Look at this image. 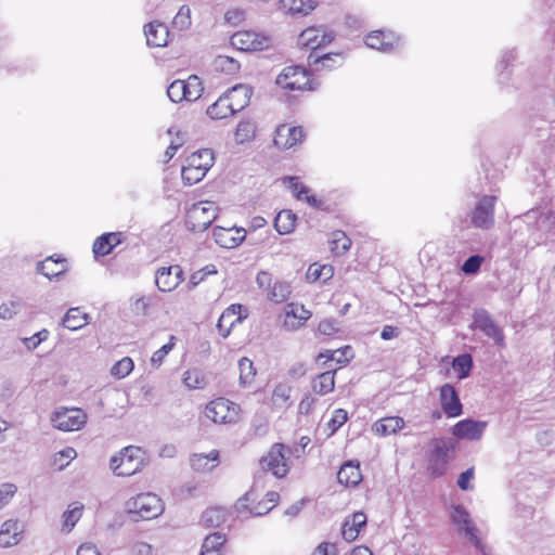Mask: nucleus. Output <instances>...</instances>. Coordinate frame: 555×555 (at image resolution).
Masks as SVG:
<instances>
[{
	"label": "nucleus",
	"mask_w": 555,
	"mask_h": 555,
	"mask_svg": "<svg viewBox=\"0 0 555 555\" xmlns=\"http://www.w3.org/2000/svg\"><path fill=\"white\" fill-rule=\"evenodd\" d=\"M284 444L275 443L271 447L267 455L262 456L259 465L263 472H271L276 478H282L287 473Z\"/></svg>",
	"instance_id": "nucleus-9"
},
{
	"label": "nucleus",
	"mask_w": 555,
	"mask_h": 555,
	"mask_svg": "<svg viewBox=\"0 0 555 555\" xmlns=\"http://www.w3.org/2000/svg\"><path fill=\"white\" fill-rule=\"evenodd\" d=\"M206 113L211 119H223L235 114L233 106L223 96H220L214 104L208 106Z\"/></svg>",
	"instance_id": "nucleus-34"
},
{
	"label": "nucleus",
	"mask_w": 555,
	"mask_h": 555,
	"mask_svg": "<svg viewBox=\"0 0 555 555\" xmlns=\"http://www.w3.org/2000/svg\"><path fill=\"white\" fill-rule=\"evenodd\" d=\"M451 519L459 527V530L463 531L476 547H479L480 540L477 537V528L465 507L462 505L454 506Z\"/></svg>",
	"instance_id": "nucleus-13"
},
{
	"label": "nucleus",
	"mask_w": 555,
	"mask_h": 555,
	"mask_svg": "<svg viewBox=\"0 0 555 555\" xmlns=\"http://www.w3.org/2000/svg\"><path fill=\"white\" fill-rule=\"evenodd\" d=\"M456 442L452 438H436L430 442L428 472L434 477L446 473L448 463L453 459Z\"/></svg>",
	"instance_id": "nucleus-2"
},
{
	"label": "nucleus",
	"mask_w": 555,
	"mask_h": 555,
	"mask_svg": "<svg viewBox=\"0 0 555 555\" xmlns=\"http://www.w3.org/2000/svg\"><path fill=\"white\" fill-rule=\"evenodd\" d=\"M292 387L287 384L280 383L275 386L271 401L272 404L280 410H285L292 405L291 401Z\"/></svg>",
	"instance_id": "nucleus-33"
},
{
	"label": "nucleus",
	"mask_w": 555,
	"mask_h": 555,
	"mask_svg": "<svg viewBox=\"0 0 555 555\" xmlns=\"http://www.w3.org/2000/svg\"><path fill=\"white\" fill-rule=\"evenodd\" d=\"M37 271L49 280L57 278L65 272L64 260L48 257L38 263Z\"/></svg>",
	"instance_id": "nucleus-30"
},
{
	"label": "nucleus",
	"mask_w": 555,
	"mask_h": 555,
	"mask_svg": "<svg viewBox=\"0 0 555 555\" xmlns=\"http://www.w3.org/2000/svg\"><path fill=\"white\" fill-rule=\"evenodd\" d=\"M202 520L207 527H219L225 520V513L220 507H211L204 512Z\"/></svg>",
	"instance_id": "nucleus-44"
},
{
	"label": "nucleus",
	"mask_w": 555,
	"mask_h": 555,
	"mask_svg": "<svg viewBox=\"0 0 555 555\" xmlns=\"http://www.w3.org/2000/svg\"><path fill=\"white\" fill-rule=\"evenodd\" d=\"M77 453L73 448H65L64 450L57 452L54 457L55 463H60V469H63L65 466L69 464L72 460L76 457Z\"/></svg>",
	"instance_id": "nucleus-60"
},
{
	"label": "nucleus",
	"mask_w": 555,
	"mask_h": 555,
	"mask_svg": "<svg viewBox=\"0 0 555 555\" xmlns=\"http://www.w3.org/2000/svg\"><path fill=\"white\" fill-rule=\"evenodd\" d=\"M483 258L479 255L469 256L462 264V271L465 274H475L479 271Z\"/></svg>",
	"instance_id": "nucleus-55"
},
{
	"label": "nucleus",
	"mask_w": 555,
	"mask_h": 555,
	"mask_svg": "<svg viewBox=\"0 0 555 555\" xmlns=\"http://www.w3.org/2000/svg\"><path fill=\"white\" fill-rule=\"evenodd\" d=\"M49 337V331L43 328L30 337L23 338V344L28 350H35L42 341Z\"/></svg>",
	"instance_id": "nucleus-52"
},
{
	"label": "nucleus",
	"mask_w": 555,
	"mask_h": 555,
	"mask_svg": "<svg viewBox=\"0 0 555 555\" xmlns=\"http://www.w3.org/2000/svg\"><path fill=\"white\" fill-rule=\"evenodd\" d=\"M331 250L336 256L346 254L351 247V240L343 231H335L332 233L330 241Z\"/></svg>",
	"instance_id": "nucleus-37"
},
{
	"label": "nucleus",
	"mask_w": 555,
	"mask_h": 555,
	"mask_svg": "<svg viewBox=\"0 0 555 555\" xmlns=\"http://www.w3.org/2000/svg\"><path fill=\"white\" fill-rule=\"evenodd\" d=\"M184 280V273L180 266L158 268L155 272V284L160 292L176 289Z\"/></svg>",
	"instance_id": "nucleus-11"
},
{
	"label": "nucleus",
	"mask_w": 555,
	"mask_h": 555,
	"mask_svg": "<svg viewBox=\"0 0 555 555\" xmlns=\"http://www.w3.org/2000/svg\"><path fill=\"white\" fill-rule=\"evenodd\" d=\"M311 318V311L302 305L288 304L286 306L283 326L287 331H295L301 327Z\"/></svg>",
	"instance_id": "nucleus-20"
},
{
	"label": "nucleus",
	"mask_w": 555,
	"mask_h": 555,
	"mask_svg": "<svg viewBox=\"0 0 555 555\" xmlns=\"http://www.w3.org/2000/svg\"><path fill=\"white\" fill-rule=\"evenodd\" d=\"M240 406L224 398H218L206 405L205 414L214 423L232 424L238 421Z\"/></svg>",
	"instance_id": "nucleus-5"
},
{
	"label": "nucleus",
	"mask_w": 555,
	"mask_h": 555,
	"mask_svg": "<svg viewBox=\"0 0 555 555\" xmlns=\"http://www.w3.org/2000/svg\"><path fill=\"white\" fill-rule=\"evenodd\" d=\"M496 197L486 195L477 203L473 214L472 223L481 229H489L494 223V204Z\"/></svg>",
	"instance_id": "nucleus-12"
},
{
	"label": "nucleus",
	"mask_w": 555,
	"mask_h": 555,
	"mask_svg": "<svg viewBox=\"0 0 555 555\" xmlns=\"http://www.w3.org/2000/svg\"><path fill=\"white\" fill-rule=\"evenodd\" d=\"M333 276V268L331 266H319L313 263L309 266L306 279L309 283L323 280L324 282Z\"/></svg>",
	"instance_id": "nucleus-40"
},
{
	"label": "nucleus",
	"mask_w": 555,
	"mask_h": 555,
	"mask_svg": "<svg viewBox=\"0 0 555 555\" xmlns=\"http://www.w3.org/2000/svg\"><path fill=\"white\" fill-rule=\"evenodd\" d=\"M175 337H170V341L168 344H165L162 348H159L157 351H155L151 358V363L153 366L158 367L164 358L172 350L175 343Z\"/></svg>",
	"instance_id": "nucleus-56"
},
{
	"label": "nucleus",
	"mask_w": 555,
	"mask_h": 555,
	"mask_svg": "<svg viewBox=\"0 0 555 555\" xmlns=\"http://www.w3.org/2000/svg\"><path fill=\"white\" fill-rule=\"evenodd\" d=\"M285 181H287L288 188L297 199H302L304 194L309 193V189L306 185L299 183L297 177H287L285 178Z\"/></svg>",
	"instance_id": "nucleus-59"
},
{
	"label": "nucleus",
	"mask_w": 555,
	"mask_h": 555,
	"mask_svg": "<svg viewBox=\"0 0 555 555\" xmlns=\"http://www.w3.org/2000/svg\"><path fill=\"white\" fill-rule=\"evenodd\" d=\"M315 8L314 0H280V9L292 15H307Z\"/></svg>",
	"instance_id": "nucleus-28"
},
{
	"label": "nucleus",
	"mask_w": 555,
	"mask_h": 555,
	"mask_svg": "<svg viewBox=\"0 0 555 555\" xmlns=\"http://www.w3.org/2000/svg\"><path fill=\"white\" fill-rule=\"evenodd\" d=\"M335 371H326L319 374L311 383L312 390L321 396L327 395L335 387Z\"/></svg>",
	"instance_id": "nucleus-31"
},
{
	"label": "nucleus",
	"mask_w": 555,
	"mask_h": 555,
	"mask_svg": "<svg viewBox=\"0 0 555 555\" xmlns=\"http://www.w3.org/2000/svg\"><path fill=\"white\" fill-rule=\"evenodd\" d=\"M219 453L216 450L210 451L208 454H193L190 463L194 470L210 472L216 467Z\"/></svg>",
	"instance_id": "nucleus-29"
},
{
	"label": "nucleus",
	"mask_w": 555,
	"mask_h": 555,
	"mask_svg": "<svg viewBox=\"0 0 555 555\" xmlns=\"http://www.w3.org/2000/svg\"><path fill=\"white\" fill-rule=\"evenodd\" d=\"M146 43L150 47H164L167 44L168 29L162 23H150L144 28Z\"/></svg>",
	"instance_id": "nucleus-24"
},
{
	"label": "nucleus",
	"mask_w": 555,
	"mask_h": 555,
	"mask_svg": "<svg viewBox=\"0 0 555 555\" xmlns=\"http://www.w3.org/2000/svg\"><path fill=\"white\" fill-rule=\"evenodd\" d=\"M24 526L17 519L5 520L0 528V547L8 548L18 544L23 538Z\"/></svg>",
	"instance_id": "nucleus-19"
},
{
	"label": "nucleus",
	"mask_w": 555,
	"mask_h": 555,
	"mask_svg": "<svg viewBox=\"0 0 555 555\" xmlns=\"http://www.w3.org/2000/svg\"><path fill=\"white\" fill-rule=\"evenodd\" d=\"M487 427V422L465 418L452 427V434L459 439L479 440Z\"/></svg>",
	"instance_id": "nucleus-14"
},
{
	"label": "nucleus",
	"mask_w": 555,
	"mask_h": 555,
	"mask_svg": "<svg viewBox=\"0 0 555 555\" xmlns=\"http://www.w3.org/2000/svg\"><path fill=\"white\" fill-rule=\"evenodd\" d=\"M90 315L80 308H70L62 319V325L69 331H77L89 324Z\"/></svg>",
	"instance_id": "nucleus-26"
},
{
	"label": "nucleus",
	"mask_w": 555,
	"mask_h": 555,
	"mask_svg": "<svg viewBox=\"0 0 555 555\" xmlns=\"http://www.w3.org/2000/svg\"><path fill=\"white\" fill-rule=\"evenodd\" d=\"M348 420V413L344 409H336L333 412V416L327 423V426L331 428L332 434H334L339 427H341Z\"/></svg>",
	"instance_id": "nucleus-54"
},
{
	"label": "nucleus",
	"mask_w": 555,
	"mask_h": 555,
	"mask_svg": "<svg viewBox=\"0 0 555 555\" xmlns=\"http://www.w3.org/2000/svg\"><path fill=\"white\" fill-rule=\"evenodd\" d=\"M126 508L129 514L138 517L135 520H149L159 516L163 511L162 500L154 493H140L126 502Z\"/></svg>",
	"instance_id": "nucleus-3"
},
{
	"label": "nucleus",
	"mask_w": 555,
	"mask_h": 555,
	"mask_svg": "<svg viewBox=\"0 0 555 555\" xmlns=\"http://www.w3.org/2000/svg\"><path fill=\"white\" fill-rule=\"evenodd\" d=\"M16 492L17 487L14 483L4 482L0 485V509L11 502Z\"/></svg>",
	"instance_id": "nucleus-50"
},
{
	"label": "nucleus",
	"mask_w": 555,
	"mask_h": 555,
	"mask_svg": "<svg viewBox=\"0 0 555 555\" xmlns=\"http://www.w3.org/2000/svg\"><path fill=\"white\" fill-rule=\"evenodd\" d=\"M122 242L121 232H109L99 236L93 243V254L95 257L111 254L113 248Z\"/></svg>",
	"instance_id": "nucleus-22"
},
{
	"label": "nucleus",
	"mask_w": 555,
	"mask_h": 555,
	"mask_svg": "<svg viewBox=\"0 0 555 555\" xmlns=\"http://www.w3.org/2000/svg\"><path fill=\"white\" fill-rule=\"evenodd\" d=\"M253 89L247 85H236L230 89L223 98L230 102L233 106V111L236 113L244 109L250 101Z\"/></svg>",
	"instance_id": "nucleus-21"
},
{
	"label": "nucleus",
	"mask_w": 555,
	"mask_h": 555,
	"mask_svg": "<svg viewBox=\"0 0 555 555\" xmlns=\"http://www.w3.org/2000/svg\"><path fill=\"white\" fill-rule=\"evenodd\" d=\"M255 132L254 125L249 121H242L237 125L235 139L237 142L243 143L249 140Z\"/></svg>",
	"instance_id": "nucleus-51"
},
{
	"label": "nucleus",
	"mask_w": 555,
	"mask_h": 555,
	"mask_svg": "<svg viewBox=\"0 0 555 555\" xmlns=\"http://www.w3.org/2000/svg\"><path fill=\"white\" fill-rule=\"evenodd\" d=\"M231 43L242 51H257L268 47V39L251 31H238L232 36Z\"/></svg>",
	"instance_id": "nucleus-17"
},
{
	"label": "nucleus",
	"mask_w": 555,
	"mask_h": 555,
	"mask_svg": "<svg viewBox=\"0 0 555 555\" xmlns=\"http://www.w3.org/2000/svg\"><path fill=\"white\" fill-rule=\"evenodd\" d=\"M183 382L189 388L195 389L202 387V379L197 371H186L184 373Z\"/></svg>",
	"instance_id": "nucleus-63"
},
{
	"label": "nucleus",
	"mask_w": 555,
	"mask_h": 555,
	"mask_svg": "<svg viewBox=\"0 0 555 555\" xmlns=\"http://www.w3.org/2000/svg\"><path fill=\"white\" fill-rule=\"evenodd\" d=\"M296 219L292 210H282L274 219V228L280 234H288L294 230Z\"/></svg>",
	"instance_id": "nucleus-35"
},
{
	"label": "nucleus",
	"mask_w": 555,
	"mask_h": 555,
	"mask_svg": "<svg viewBox=\"0 0 555 555\" xmlns=\"http://www.w3.org/2000/svg\"><path fill=\"white\" fill-rule=\"evenodd\" d=\"M440 404L448 417H457L463 413L459 393L451 384L440 387Z\"/></svg>",
	"instance_id": "nucleus-15"
},
{
	"label": "nucleus",
	"mask_w": 555,
	"mask_h": 555,
	"mask_svg": "<svg viewBox=\"0 0 555 555\" xmlns=\"http://www.w3.org/2000/svg\"><path fill=\"white\" fill-rule=\"evenodd\" d=\"M404 420L400 416H387L376 421L372 430L380 437L396 434L398 430L403 428Z\"/></svg>",
	"instance_id": "nucleus-25"
},
{
	"label": "nucleus",
	"mask_w": 555,
	"mask_h": 555,
	"mask_svg": "<svg viewBox=\"0 0 555 555\" xmlns=\"http://www.w3.org/2000/svg\"><path fill=\"white\" fill-rule=\"evenodd\" d=\"M70 508L63 513L64 524L63 530L69 532L82 515L83 505L80 503H73L69 505Z\"/></svg>",
	"instance_id": "nucleus-39"
},
{
	"label": "nucleus",
	"mask_w": 555,
	"mask_h": 555,
	"mask_svg": "<svg viewBox=\"0 0 555 555\" xmlns=\"http://www.w3.org/2000/svg\"><path fill=\"white\" fill-rule=\"evenodd\" d=\"M173 24L180 29H186L191 25V9L182 5L173 18Z\"/></svg>",
	"instance_id": "nucleus-53"
},
{
	"label": "nucleus",
	"mask_w": 555,
	"mask_h": 555,
	"mask_svg": "<svg viewBox=\"0 0 555 555\" xmlns=\"http://www.w3.org/2000/svg\"><path fill=\"white\" fill-rule=\"evenodd\" d=\"M391 38V33L385 34L384 31L376 30L366 36L365 44L372 49H376L383 52H390L393 49V43L390 41Z\"/></svg>",
	"instance_id": "nucleus-27"
},
{
	"label": "nucleus",
	"mask_w": 555,
	"mask_h": 555,
	"mask_svg": "<svg viewBox=\"0 0 555 555\" xmlns=\"http://www.w3.org/2000/svg\"><path fill=\"white\" fill-rule=\"evenodd\" d=\"M452 367L457 373L460 379L468 377L473 367L472 356L469 353H463L455 357L452 361Z\"/></svg>",
	"instance_id": "nucleus-38"
},
{
	"label": "nucleus",
	"mask_w": 555,
	"mask_h": 555,
	"mask_svg": "<svg viewBox=\"0 0 555 555\" xmlns=\"http://www.w3.org/2000/svg\"><path fill=\"white\" fill-rule=\"evenodd\" d=\"M292 294L289 283L283 281H275L268 292V299L274 304H281L288 299Z\"/></svg>",
	"instance_id": "nucleus-36"
},
{
	"label": "nucleus",
	"mask_w": 555,
	"mask_h": 555,
	"mask_svg": "<svg viewBox=\"0 0 555 555\" xmlns=\"http://www.w3.org/2000/svg\"><path fill=\"white\" fill-rule=\"evenodd\" d=\"M475 328L481 331L491 338L498 346H504L503 330L492 320L490 313L485 309H478L473 314Z\"/></svg>",
	"instance_id": "nucleus-10"
},
{
	"label": "nucleus",
	"mask_w": 555,
	"mask_h": 555,
	"mask_svg": "<svg viewBox=\"0 0 555 555\" xmlns=\"http://www.w3.org/2000/svg\"><path fill=\"white\" fill-rule=\"evenodd\" d=\"M320 28L310 27L305 29L299 35V43L306 47H310L313 51L315 50V46L320 40Z\"/></svg>",
	"instance_id": "nucleus-47"
},
{
	"label": "nucleus",
	"mask_w": 555,
	"mask_h": 555,
	"mask_svg": "<svg viewBox=\"0 0 555 555\" xmlns=\"http://www.w3.org/2000/svg\"><path fill=\"white\" fill-rule=\"evenodd\" d=\"M167 95L173 103H179L183 100L188 101V95L182 80H175L171 82L167 88Z\"/></svg>",
	"instance_id": "nucleus-48"
},
{
	"label": "nucleus",
	"mask_w": 555,
	"mask_h": 555,
	"mask_svg": "<svg viewBox=\"0 0 555 555\" xmlns=\"http://www.w3.org/2000/svg\"><path fill=\"white\" fill-rule=\"evenodd\" d=\"M328 359L336 361L339 364H346L353 358V350L350 346H345L333 351H328Z\"/></svg>",
	"instance_id": "nucleus-49"
},
{
	"label": "nucleus",
	"mask_w": 555,
	"mask_h": 555,
	"mask_svg": "<svg viewBox=\"0 0 555 555\" xmlns=\"http://www.w3.org/2000/svg\"><path fill=\"white\" fill-rule=\"evenodd\" d=\"M240 309H241L240 305H232L229 308H227L220 315L218 323H217V328H218L219 334L223 338L228 337L230 334V327H227L225 330H223V322H228L229 320H235L236 319L235 318L236 310H240Z\"/></svg>",
	"instance_id": "nucleus-45"
},
{
	"label": "nucleus",
	"mask_w": 555,
	"mask_h": 555,
	"mask_svg": "<svg viewBox=\"0 0 555 555\" xmlns=\"http://www.w3.org/2000/svg\"><path fill=\"white\" fill-rule=\"evenodd\" d=\"M21 305L17 301L3 302L0 306V319L11 320L20 311Z\"/></svg>",
	"instance_id": "nucleus-58"
},
{
	"label": "nucleus",
	"mask_w": 555,
	"mask_h": 555,
	"mask_svg": "<svg viewBox=\"0 0 555 555\" xmlns=\"http://www.w3.org/2000/svg\"><path fill=\"white\" fill-rule=\"evenodd\" d=\"M224 542L225 535L220 532L207 535L202 544L201 555H221Z\"/></svg>",
	"instance_id": "nucleus-32"
},
{
	"label": "nucleus",
	"mask_w": 555,
	"mask_h": 555,
	"mask_svg": "<svg viewBox=\"0 0 555 555\" xmlns=\"http://www.w3.org/2000/svg\"><path fill=\"white\" fill-rule=\"evenodd\" d=\"M332 60V54L328 53V54H323V55H319L317 54L315 52H311L308 56V64L310 66H314V69H319V65L321 64L322 66H330V62Z\"/></svg>",
	"instance_id": "nucleus-61"
},
{
	"label": "nucleus",
	"mask_w": 555,
	"mask_h": 555,
	"mask_svg": "<svg viewBox=\"0 0 555 555\" xmlns=\"http://www.w3.org/2000/svg\"><path fill=\"white\" fill-rule=\"evenodd\" d=\"M304 137L305 133L301 127H291L287 125H281L276 129L274 144L279 149L288 150L296 145L297 143H300Z\"/></svg>",
	"instance_id": "nucleus-16"
},
{
	"label": "nucleus",
	"mask_w": 555,
	"mask_h": 555,
	"mask_svg": "<svg viewBox=\"0 0 555 555\" xmlns=\"http://www.w3.org/2000/svg\"><path fill=\"white\" fill-rule=\"evenodd\" d=\"M182 82L184 83V90L189 102L196 101L201 98L204 88L202 86L201 79L197 76L192 75L186 80H182Z\"/></svg>",
	"instance_id": "nucleus-43"
},
{
	"label": "nucleus",
	"mask_w": 555,
	"mask_h": 555,
	"mask_svg": "<svg viewBox=\"0 0 555 555\" xmlns=\"http://www.w3.org/2000/svg\"><path fill=\"white\" fill-rule=\"evenodd\" d=\"M337 480L346 487H356L362 480V474L359 463L347 462L341 465L337 473Z\"/></svg>",
	"instance_id": "nucleus-23"
},
{
	"label": "nucleus",
	"mask_w": 555,
	"mask_h": 555,
	"mask_svg": "<svg viewBox=\"0 0 555 555\" xmlns=\"http://www.w3.org/2000/svg\"><path fill=\"white\" fill-rule=\"evenodd\" d=\"M246 231L243 228L225 229L217 227L212 236L215 242L222 248L237 247L245 240Z\"/></svg>",
	"instance_id": "nucleus-18"
},
{
	"label": "nucleus",
	"mask_w": 555,
	"mask_h": 555,
	"mask_svg": "<svg viewBox=\"0 0 555 555\" xmlns=\"http://www.w3.org/2000/svg\"><path fill=\"white\" fill-rule=\"evenodd\" d=\"M51 422L62 431L79 430L87 422L86 413L80 409L62 408L53 412Z\"/></svg>",
	"instance_id": "nucleus-8"
},
{
	"label": "nucleus",
	"mask_w": 555,
	"mask_h": 555,
	"mask_svg": "<svg viewBox=\"0 0 555 555\" xmlns=\"http://www.w3.org/2000/svg\"><path fill=\"white\" fill-rule=\"evenodd\" d=\"M217 217V207L212 202H198L186 214V227L192 232H203Z\"/></svg>",
	"instance_id": "nucleus-4"
},
{
	"label": "nucleus",
	"mask_w": 555,
	"mask_h": 555,
	"mask_svg": "<svg viewBox=\"0 0 555 555\" xmlns=\"http://www.w3.org/2000/svg\"><path fill=\"white\" fill-rule=\"evenodd\" d=\"M238 371H240V384L244 387L250 385L256 375V370L254 367V363L248 358H242L238 361Z\"/></svg>",
	"instance_id": "nucleus-42"
},
{
	"label": "nucleus",
	"mask_w": 555,
	"mask_h": 555,
	"mask_svg": "<svg viewBox=\"0 0 555 555\" xmlns=\"http://www.w3.org/2000/svg\"><path fill=\"white\" fill-rule=\"evenodd\" d=\"M202 155L204 156V162H197L201 154L198 156H189L186 159L188 165L182 167V179L189 185L199 182L214 165V152H204Z\"/></svg>",
	"instance_id": "nucleus-6"
},
{
	"label": "nucleus",
	"mask_w": 555,
	"mask_h": 555,
	"mask_svg": "<svg viewBox=\"0 0 555 555\" xmlns=\"http://www.w3.org/2000/svg\"><path fill=\"white\" fill-rule=\"evenodd\" d=\"M276 85L283 89L312 90L306 68L302 66H287L276 77Z\"/></svg>",
	"instance_id": "nucleus-7"
},
{
	"label": "nucleus",
	"mask_w": 555,
	"mask_h": 555,
	"mask_svg": "<svg viewBox=\"0 0 555 555\" xmlns=\"http://www.w3.org/2000/svg\"><path fill=\"white\" fill-rule=\"evenodd\" d=\"M133 366L132 359L125 357L113 365L111 373L117 378H125L132 372Z\"/></svg>",
	"instance_id": "nucleus-46"
},
{
	"label": "nucleus",
	"mask_w": 555,
	"mask_h": 555,
	"mask_svg": "<svg viewBox=\"0 0 555 555\" xmlns=\"http://www.w3.org/2000/svg\"><path fill=\"white\" fill-rule=\"evenodd\" d=\"M146 464L145 452L134 446L124 448L111 457L109 467L116 476L128 477L143 469Z\"/></svg>",
	"instance_id": "nucleus-1"
},
{
	"label": "nucleus",
	"mask_w": 555,
	"mask_h": 555,
	"mask_svg": "<svg viewBox=\"0 0 555 555\" xmlns=\"http://www.w3.org/2000/svg\"><path fill=\"white\" fill-rule=\"evenodd\" d=\"M184 144V139L180 135V132H176V138L171 140L169 146L165 152L166 162H169L176 154V152Z\"/></svg>",
	"instance_id": "nucleus-62"
},
{
	"label": "nucleus",
	"mask_w": 555,
	"mask_h": 555,
	"mask_svg": "<svg viewBox=\"0 0 555 555\" xmlns=\"http://www.w3.org/2000/svg\"><path fill=\"white\" fill-rule=\"evenodd\" d=\"M318 330L321 334L331 336L337 332V323L333 319H326L319 323Z\"/></svg>",
	"instance_id": "nucleus-64"
},
{
	"label": "nucleus",
	"mask_w": 555,
	"mask_h": 555,
	"mask_svg": "<svg viewBox=\"0 0 555 555\" xmlns=\"http://www.w3.org/2000/svg\"><path fill=\"white\" fill-rule=\"evenodd\" d=\"M214 68L217 72L225 73L228 75H233L240 70V63L228 55H218L214 60Z\"/></svg>",
	"instance_id": "nucleus-41"
},
{
	"label": "nucleus",
	"mask_w": 555,
	"mask_h": 555,
	"mask_svg": "<svg viewBox=\"0 0 555 555\" xmlns=\"http://www.w3.org/2000/svg\"><path fill=\"white\" fill-rule=\"evenodd\" d=\"M151 306V298L141 296L133 300L131 309L135 315L144 317L149 312Z\"/></svg>",
	"instance_id": "nucleus-57"
}]
</instances>
